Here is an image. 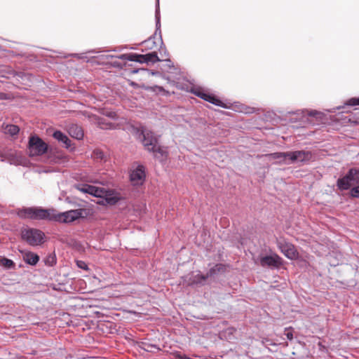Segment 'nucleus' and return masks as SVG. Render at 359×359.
<instances>
[{
	"instance_id": "19",
	"label": "nucleus",
	"mask_w": 359,
	"mask_h": 359,
	"mask_svg": "<svg viewBox=\"0 0 359 359\" xmlns=\"http://www.w3.org/2000/svg\"><path fill=\"white\" fill-rule=\"evenodd\" d=\"M97 124L101 129H112L114 128V124L107 122L104 118H99L97 119Z\"/></svg>"
},
{
	"instance_id": "3",
	"label": "nucleus",
	"mask_w": 359,
	"mask_h": 359,
	"mask_svg": "<svg viewBox=\"0 0 359 359\" xmlns=\"http://www.w3.org/2000/svg\"><path fill=\"white\" fill-rule=\"evenodd\" d=\"M48 144L38 136H31L28 142V151L29 156H41L46 152Z\"/></svg>"
},
{
	"instance_id": "33",
	"label": "nucleus",
	"mask_w": 359,
	"mask_h": 359,
	"mask_svg": "<svg viewBox=\"0 0 359 359\" xmlns=\"http://www.w3.org/2000/svg\"><path fill=\"white\" fill-rule=\"evenodd\" d=\"M177 357L180 358V359L187 358V357L185 355H182L180 354H177Z\"/></svg>"
},
{
	"instance_id": "12",
	"label": "nucleus",
	"mask_w": 359,
	"mask_h": 359,
	"mask_svg": "<svg viewBox=\"0 0 359 359\" xmlns=\"http://www.w3.org/2000/svg\"><path fill=\"white\" fill-rule=\"evenodd\" d=\"M150 152L154 154V158L158 159L161 162L165 161L168 157V151L164 147L157 145V147H154Z\"/></svg>"
},
{
	"instance_id": "24",
	"label": "nucleus",
	"mask_w": 359,
	"mask_h": 359,
	"mask_svg": "<svg viewBox=\"0 0 359 359\" xmlns=\"http://www.w3.org/2000/svg\"><path fill=\"white\" fill-rule=\"evenodd\" d=\"M56 263V259L55 256L50 255L45 259V264L48 266H53Z\"/></svg>"
},
{
	"instance_id": "8",
	"label": "nucleus",
	"mask_w": 359,
	"mask_h": 359,
	"mask_svg": "<svg viewBox=\"0 0 359 359\" xmlns=\"http://www.w3.org/2000/svg\"><path fill=\"white\" fill-rule=\"evenodd\" d=\"M193 93L196 96L202 98L203 100L208 101L215 105L222 107L223 108H229L227 104L224 103L215 95L205 92L201 88H195L193 90Z\"/></svg>"
},
{
	"instance_id": "25",
	"label": "nucleus",
	"mask_w": 359,
	"mask_h": 359,
	"mask_svg": "<svg viewBox=\"0 0 359 359\" xmlns=\"http://www.w3.org/2000/svg\"><path fill=\"white\" fill-rule=\"evenodd\" d=\"M93 155L95 159H100V160L103 159L104 156L103 151L100 149H95L93 151Z\"/></svg>"
},
{
	"instance_id": "17",
	"label": "nucleus",
	"mask_w": 359,
	"mask_h": 359,
	"mask_svg": "<svg viewBox=\"0 0 359 359\" xmlns=\"http://www.w3.org/2000/svg\"><path fill=\"white\" fill-rule=\"evenodd\" d=\"M53 137L58 142L63 143L66 148H69L71 146V140L61 131L57 130L54 132Z\"/></svg>"
},
{
	"instance_id": "5",
	"label": "nucleus",
	"mask_w": 359,
	"mask_h": 359,
	"mask_svg": "<svg viewBox=\"0 0 359 359\" xmlns=\"http://www.w3.org/2000/svg\"><path fill=\"white\" fill-rule=\"evenodd\" d=\"M83 210H72L65 212L58 213L55 210H53L52 221L69 223L82 217Z\"/></svg>"
},
{
	"instance_id": "13",
	"label": "nucleus",
	"mask_w": 359,
	"mask_h": 359,
	"mask_svg": "<svg viewBox=\"0 0 359 359\" xmlns=\"http://www.w3.org/2000/svg\"><path fill=\"white\" fill-rule=\"evenodd\" d=\"M216 271V268H212L210 269L206 275L196 274L190 279L191 284H198L205 281L209 276H212Z\"/></svg>"
},
{
	"instance_id": "15",
	"label": "nucleus",
	"mask_w": 359,
	"mask_h": 359,
	"mask_svg": "<svg viewBox=\"0 0 359 359\" xmlns=\"http://www.w3.org/2000/svg\"><path fill=\"white\" fill-rule=\"evenodd\" d=\"M120 58L129 61L137 62L140 63H146L145 55H139L137 53H129L122 55Z\"/></svg>"
},
{
	"instance_id": "26",
	"label": "nucleus",
	"mask_w": 359,
	"mask_h": 359,
	"mask_svg": "<svg viewBox=\"0 0 359 359\" xmlns=\"http://www.w3.org/2000/svg\"><path fill=\"white\" fill-rule=\"evenodd\" d=\"M104 115H105L107 117H110L111 118H116L117 114L115 111H109V110H104L103 113Z\"/></svg>"
},
{
	"instance_id": "16",
	"label": "nucleus",
	"mask_w": 359,
	"mask_h": 359,
	"mask_svg": "<svg viewBox=\"0 0 359 359\" xmlns=\"http://www.w3.org/2000/svg\"><path fill=\"white\" fill-rule=\"evenodd\" d=\"M68 132L72 137L77 140H81L83 137V132L82 128L77 125L72 124L69 126Z\"/></svg>"
},
{
	"instance_id": "1",
	"label": "nucleus",
	"mask_w": 359,
	"mask_h": 359,
	"mask_svg": "<svg viewBox=\"0 0 359 359\" xmlns=\"http://www.w3.org/2000/svg\"><path fill=\"white\" fill-rule=\"evenodd\" d=\"M53 210V209H44L41 207L24 208L19 209L17 215L21 219L52 221Z\"/></svg>"
},
{
	"instance_id": "9",
	"label": "nucleus",
	"mask_w": 359,
	"mask_h": 359,
	"mask_svg": "<svg viewBox=\"0 0 359 359\" xmlns=\"http://www.w3.org/2000/svg\"><path fill=\"white\" fill-rule=\"evenodd\" d=\"M260 264L263 267L269 266L278 268L283 264V259L276 254L273 255H267L261 257Z\"/></svg>"
},
{
	"instance_id": "30",
	"label": "nucleus",
	"mask_w": 359,
	"mask_h": 359,
	"mask_svg": "<svg viewBox=\"0 0 359 359\" xmlns=\"http://www.w3.org/2000/svg\"><path fill=\"white\" fill-rule=\"evenodd\" d=\"M76 264L79 268L85 269V270H88V266L84 262L77 261Z\"/></svg>"
},
{
	"instance_id": "22",
	"label": "nucleus",
	"mask_w": 359,
	"mask_h": 359,
	"mask_svg": "<svg viewBox=\"0 0 359 359\" xmlns=\"http://www.w3.org/2000/svg\"><path fill=\"white\" fill-rule=\"evenodd\" d=\"M289 151L287 152H276L273 154H267L266 156L271 157L273 159L283 158L285 160L288 158Z\"/></svg>"
},
{
	"instance_id": "27",
	"label": "nucleus",
	"mask_w": 359,
	"mask_h": 359,
	"mask_svg": "<svg viewBox=\"0 0 359 359\" xmlns=\"http://www.w3.org/2000/svg\"><path fill=\"white\" fill-rule=\"evenodd\" d=\"M351 195L353 197L359 198V185L351 189Z\"/></svg>"
},
{
	"instance_id": "31",
	"label": "nucleus",
	"mask_w": 359,
	"mask_h": 359,
	"mask_svg": "<svg viewBox=\"0 0 359 359\" xmlns=\"http://www.w3.org/2000/svg\"><path fill=\"white\" fill-rule=\"evenodd\" d=\"M6 98V94L3 93H0V100H4Z\"/></svg>"
},
{
	"instance_id": "7",
	"label": "nucleus",
	"mask_w": 359,
	"mask_h": 359,
	"mask_svg": "<svg viewBox=\"0 0 359 359\" xmlns=\"http://www.w3.org/2000/svg\"><path fill=\"white\" fill-rule=\"evenodd\" d=\"M146 179L145 167L142 165L133 164L130 171V180L133 185L143 184Z\"/></svg>"
},
{
	"instance_id": "34",
	"label": "nucleus",
	"mask_w": 359,
	"mask_h": 359,
	"mask_svg": "<svg viewBox=\"0 0 359 359\" xmlns=\"http://www.w3.org/2000/svg\"><path fill=\"white\" fill-rule=\"evenodd\" d=\"M151 42H152L153 43H154V42L151 40V39H149V40L146 41V43H151Z\"/></svg>"
},
{
	"instance_id": "11",
	"label": "nucleus",
	"mask_w": 359,
	"mask_h": 359,
	"mask_svg": "<svg viewBox=\"0 0 359 359\" xmlns=\"http://www.w3.org/2000/svg\"><path fill=\"white\" fill-rule=\"evenodd\" d=\"M288 158L290 160L291 163L295 161L305 163L312 158V154L310 151H289Z\"/></svg>"
},
{
	"instance_id": "23",
	"label": "nucleus",
	"mask_w": 359,
	"mask_h": 359,
	"mask_svg": "<svg viewBox=\"0 0 359 359\" xmlns=\"http://www.w3.org/2000/svg\"><path fill=\"white\" fill-rule=\"evenodd\" d=\"M85 191L90 194L94 195L95 196H100V191L98 189H97L93 186H88V188L85 189Z\"/></svg>"
},
{
	"instance_id": "10",
	"label": "nucleus",
	"mask_w": 359,
	"mask_h": 359,
	"mask_svg": "<svg viewBox=\"0 0 359 359\" xmlns=\"http://www.w3.org/2000/svg\"><path fill=\"white\" fill-rule=\"evenodd\" d=\"M142 134L143 135L142 142L144 148L147 151H151L154 149V147H157L158 139L154 135L153 133L147 130H142Z\"/></svg>"
},
{
	"instance_id": "4",
	"label": "nucleus",
	"mask_w": 359,
	"mask_h": 359,
	"mask_svg": "<svg viewBox=\"0 0 359 359\" xmlns=\"http://www.w3.org/2000/svg\"><path fill=\"white\" fill-rule=\"evenodd\" d=\"M22 238L31 245H38L43 242L44 233L39 229H27L22 231Z\"/></svg>"
},
{
	"instance_id": "14",
	"label": "nucleus",
	"mask_w": 359,
	"mask_h": 359,
	"mask_svg": "<svg viewBox=\"0 0 359 359\" xmlns=\"http://www.w3.org/2000/svg\"><path fill=\"white\" fill-rule=\"evenodd\" d=\"M22 258L27 264L32 266L36 265L39 260V257L36 254L29 251L23 252Z\"/></svg>"
},
{
	"instance_id": "29",
	"label": "nucleus",
	"mask_w": 359,
	"mask_h": 359,
	"mask_svg": "<svg viewBox=\"0 0 359 359\" xmlns=\"http://www.w3.org/2000/svg\"><path fill=\"white\" fill-rule=\"evenodd\" d=\"M285 335L287 337V338L289 340H292L293 339V334H292V331L290 330V329H288V328L285 329Z\"/></svg>"
},
{
	"instance_id": "28",
	"label": "nucleus",
	"mask_w": 359,
	"mask_h": 359,
	"mask_svg": "<svg viewBox=\"0 0 359 359\" xmlns=\"http://www.w3.org/2000/svg\"><path fill=\"white\" fill-rule=\"evenodd\" d=\"M347 104L351 106L359 105V97L351 98L350 100H348Z\"/></svg>"
},
{
	"instance_id": "6",
	"label": "nucleus",
	"mask_w": 359,
	"mask_h": 359,
	"mask_svg": "<svg viewBox=\"0 0 359 359\" xmlns=\"http://www.w3.org/2000/svg\"><path fill=\"white\" fill-rule=\"evenodd\" d=\"M276 243L278 249L286 257L291 260L298 259L299 252L293 244L287 242L283 237L278 238L276 239Z\"/></svg>"
},
{
	"instance_id": "32",
	"label": "nucleus",
	"mask_w": 359,
	"mask_h": 359,
	"mask_svg": "<svg viewBox=\"0 0 359 359\" xmlns=\"http://www.w3.org/2000/svg\"><path fill=\"white\" fill-rule=\"evenodd\" d=\"M316 114H317V112H316V111H310V112L309 113V116H315Z\"/></svg>"
},
{
	"instance_id": "21",
	"label": "nucleus",
	"mask_w": 359,
	"mask_h": 359,
	"mask_svg": "<svg viewBox=\"0 0 359 359\" xmlns=\"http://www.w3.org/2000/svg\"><path fill=\"white\" fill-rule=\"evenodd\" d=\"M0 265L6 269H11L15 266V263L11 259L0 256Z\"/></svg>"
},
{
	"instance_id": "2",
	"label": "nucleus",
	"mask_w": 359,
	"mask_h": 359,
	"mask_svg": "<svg viewBox=\"0 0 359 359\" xmlns=\"http://www.w3.org/2000/svg\"><path fill=\"white\" fill-rule=\"evenodd\" d=\"M358 182L359 170L356 168H351L344 177L338 179L337 187L341 190H347Z\"/></svg>"
},
{
	"instance_id": "20",
	"label": "nucleus",
	"mask_w": 359,
	"mask_h": 359,
	"mask_svg": "<svg viewBox=\"0 0 359 359\" xmlns=\"http://www.w3.org/2000/svg\"><path fill=\"white\" fill-rule=\"evenodd\" d=\"M145 58H146V63L149 62H156L160 61V59L158 58L157 55V53L156 51H153L151 53L145 54Z\"/></svg>"
},
{
	"instance_id": "18",
	"label": "nucleus",
	"mask_w": 359,
	"mask_h": 359,
	"mask_svg": "<svg viewBox=\"0 0 359 359\" xmlns=\"http://www.w3.org/2000/svg\"><path fill=\"white\" fill-rule=\"evenodd\" d=\"M3 130L5 134L13 136L19 133L20 129L18 126L11 124L3 126Z\"/></svg>"
}]
</instances>
